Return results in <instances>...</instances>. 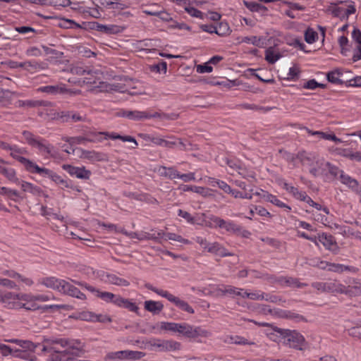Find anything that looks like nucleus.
Segmentation results:
<instances>
[{
	"label": "nucleus",
	"mask_w": 361,
	"mask_h": 361,
	"mask_svg": "<svg viewBox=\"0 0 361 361\" xmlns=\"http://www.w3.org/2000/svg\"><path fill=\"white\" fill-rule=\"evenodd\" d=\"M6 342L16 343L20 348H13L7 345L0 343V353L3 356L13 355L14 357L33 361L35 355L27 351L34 352L36 345L31 341L20 339H5Z\"/></svg>",
	"instance_id": "1"
},
{
	"label": "nucleus",
	"mask_w": 361,
	"mask_h": 361,
	"mask_svg": "<svg viewBox=\"0 0 361 361\" xmlns=\"http://www.w3.org/2000/svg\"><path fill=\"white\" fill-rule=\"evenodd\" d=\"M22 135L24 139V141L22 142L27 144L32 148L37 149L38 153L42 156L46 158L55 157L54 147L44 138L34 135L28 130H24L22 133Z\"/></svg>",
	"instance_id": "2"
},
{
	"label": "nucleus",
	"mask_w": 361,
	"mask_h": 361,
	"mask_svg": "<svg viewBox=\"0 0 361 361\" xmlns=\"http://www.w3.org/2000/svg\"><path fill=\"white\" fill-rule=\"evenodd\" d=\"M296 159L300 160L302 165H308L310 173L314 177L326 175L328 162L324 159H317L312 161L311 157L305 152H299Z\"/></svg>",
	"instance_id": "3"
},
{
	"label": "nucleus",
	"mask_w": 361,
	"mask_h": 361,
	"mask_svg": "<svg viewBox=\"0 0 361 361\" xmlns=\"http://www.w3.org/2000/svg\"><path fill=\"white\" fill-rule=\"evenodd\" d=\"M21 301L19 305V310L24 309L27 311L40 310L41 305L37 302H47L51 300V297L46 294H32L31 293H20Z\"/></svg>",
	"instance_id": "4"
},
{
	"label": "nucleus",
	"mask_w": 361,
	"mask_h": 361,
	"mask_svg": "<svg viewBox=\"0 0 361 361\" xmlns=\"http://www.w3.org/2000/svg\"><path fill=\"white\" fill-rule=\"evenodd\" d=\"M145 287L148 290L153 291L159 296L167 299L169 302L173 303L179 309L185 312H187L190 314H194V309L186 301L180 299L178 297L173 295L169 291L157 288L150 283H146Z\"/></svg>",
	"instance_id": "5"
},
{
	"label": "nucleus",
	"mask_w": 361,
	"mask_h": 361,
	"mask_svg": "<svg viewBox=\"0 0 361 361\" xmlns=\"http://www.w3.org/2000/svg\"><path fill=\"white\" fill-rule=\"evenodd\" d=\"M176 333L190 339L208 338L212 335L210 331L201 326H192L185 322L178 323Z\"/></svg>",
	"instance_id": "6"
},
{
	"label": "nucleus",
	"mask_w": 361,
	"mask_h": 361,
	"mask_svg": "<svg viewBox=\"0 0 361 361\" xmlns=\"http://www.w3.org/2000/svg\"><path fill=\"white\" fill-rule=\"evenodd\" d=\"M147 345L151 350L160 352H176L181 349V343L174 340H164L153 338L148 342Z\"/></svg>",
	"instance_id": "7"
},
{
	"label": "nucleus",
	"mask_w": 361,
	"mask_h": 361,
	"mask_svg": "<svg viewBox=\"0 0 361 361\" xmlns=\"http://www.w3.org/2000/svg\"><path fill=\"white\" fill-rule=\"evenodd\" d=\"M62 169L66 171L71 176L75 177L81 180H89L92 176V171L86 169L85 166H75L71 164H63Z\"/></svg>",
	"instance_id": "8"
},
{
	"label": "nucleus",
	"mask_w": 361,
	"mask_h": 361,
	"mask_svg": "<svg viewBox=\"0 0 361 361\" xmlns=\"http://www.w3.org/2000/svg\"><path fill=\"white\" fill-rule=\"evenodd\" d=\"M60 289V293L62 294L67 295L81 300H85L87 299L86 295L83 293H82L73 283L66 280L63 281Z\"/></svg>",
	"instance_id": "9"
},
{
	"label": "nucleus",
	"mask_w": 361,
	"mask_h": 361,
	"mask_svg": "<svg viewBox=\"0 0 361 361\" xmlns=\"http://www.w3.org/2000/svg\"><path fill=\"white\" fill-rule=\"evenodd\" d=\"M284 343L289 347L301 350L304 345L305 338L297 331H291L285 337Z\"/></svg>",
	"instance_id": "10"
},
{
	"label": "nucleus",
	"mask_w": 361,
	"mask_h": 361,
	"mask_svg": "<svg viewBox=\"0 0 361 361\" xmlns=\"http://www.w3.org/2000/svg\"><path fill=\"white\" fill-rule=\"evenodd\" d=\"M20 293L7 292L1 296V300L4 306L8 309L19 310V305L21 301Z\"/></svg>",
	"instance_id": "11"
},
{
	"label": "nucleus",
	"mask_w": 361,
	"mask_h": 361,
	"mask_svg": "<svg viewBox=\"0 0 361 361\" xmlns=\"http://www.w3.org/2000/svg\"><path fill=\"white\" fill-rule=\"evenodd\" d=\"M207 248L204 249V252H207L221 257L232 256L233 254L229 252L224 246L218 242L210 243L207 244Z\"/></svg>",
	"instance_id": "12"
},
{
	"label": "nucleus",
	"mask_w": 361,
	"mask_h": 361,
	"mask_svg": "<svg viewBox=\"0 0 361 361\" xmlns=\"http://www.w3.org/2000/svg\"><path fill=\"white\" fill-rule=\"evenodd\" d=\"M219 228L225 229L227 232L234 234H243V236H247L250 234V232L243 230L242 226L236 224L231 220L226 221L222 219Z\"/></svg>",
	"instance_id": "13"
},
{
	"label": "nucleus",
	"mask_w": 361,
	"mask_h": 361,
	"mask_svg": "<svg viewBox=\"0 0 361 361\" xmlns=\"http://www.w3.org/2000/svg\"><path fill=\"white\" fill-rule=\"evenodd\" d=\"M25 152L26 150L24 148L19 147L16 145H13L10 150L11 157L19 161L26 169L32 160L22 156Z\"/></svg>",
	"instance_id": "14"
},
{
	"label": "nucleus",
	"mask_w": 361,
	"mask_h": 361,
	"mask_svg": "<svg viewBox=\"0 0 361 361\" xmlns=\"http://www.w3.org/2000/svg\"><path fill=\"white\" fill-rule=\"evenodd\" d=\"M26 171L31 173H35L38 174L42 177L44 178H49L51 179L52 176L54 174V171L44 168V167H40L38 166L35 162L31 161L30 164L26 169Z\"/></svg>",
	"instance_id": "15"
},
{
	"label": "nucleus",
	"mask_w": 361,
	"mask_h": 361,
	"mask_svg": "<svg viewBox=\"0 0 361 361\" xmlns=\"http://www.w3.org/2000/svg\"><path fill=\"white\" fill-rule=\"evenodd\" d=\"M63 281V279H58L55 276H47L39 279L38 283L48 288L55 290L60 293Z\"/></svg>",
	"instance_id": "16"
},
{
	"label": "nucleus",
	"mask_w": 361,
	"mask_h": 361,
	"mask_svg": "<svg viewBox=\"0 0 361 361\" xmlns=\"http://www.w3.org/2000/svg\"><path fill=\"white\" fill-rule=\"evenodd\" d=\"M42 92H46L49 94H63L67 93L70 95H75L80 92V91H73L71 90H67L64 85H47L44 87H41L39 89Z\"/></svg>",
	"instance_id": "17"
},
{
	"label": "nucleus",
	"mask_w": 361,
	"mask_h": 361,
	"mask_svg": "<svg viewBox=\"0 0 361 361\" xmlns=\"http://www.w3.org/2000/svg\"><path fill=\"white\" fill-rule=\"evenodd\" d=\"M76 152L80 159H87L91 162L99 161L103 159L102 154L94 150L90 151L82 148H76Z\"/></svg>",
	"instance_id": "18"
},
{
	"label": "nucleus",
	"mask_w": 361,
	"mask_h": 361,
	"mask_svg": "<svg viewBox=\"0 0 361 361\" xmlns=\"http://www.w3.org/2000/svg\"><path fill=\"white\" fill-rule=\"evenodd\" d=\"M94 29L100 32L113 35L122 32L124 30V27L117 25H103L100 23H95Z\"/></svg>",
	"instance_id": "19"
},
{
	"label": "nucleus",
	"mask_w": 361,
	"mask_h": 361,
	"mask_svg": "<svg viewBox=\"0 0 361 361\" xmlns=\"http://www.w3.org/2000/svg\"><path fill=\"white\" fill-rule=\"evenodd\" d=\"M245 289L237 288L232 286H224L219 288V292L221 295H229L233 298L236 296L245 298Z\"/></svg>",
	"instance_id": "20"
},
{
	"label": "nucleus",
	"mask_w": 361,
	"mask_h": 361,
	"mask_svg": "<svg viewBox=\"0 0 361 361\" xmlns=\"http://www.w3.org/2000/svg\"><path fill=\"white\" fill-rule=\"evenodd\" d=\"M319 242L321 243L326 250L332 251L334 253L337 252L338 247L336 245L334 238L331 235L322 233L319 237Z\"/></svg>",
	"instance_id": "21"
},
{
	"label": "nucleus",
	"mask_w": 361,
	"mask_h": 361,
	"mask_svg": "<svg viewBox=\"0 0 361 361\" xmlns=\"http://www.w3.org/2000/svg\"><path fill=\"white\" fill-rule=\"evenodd\" d=\"M15 106L16 107H23V108H32L37 106H51L49 102L43 101V100H18L15 103Z\"/></svg>",
	"instance_id": "22"
},
{
	"label": "nucleus",
	"mask_w": 361,
	"mask_h": 361,
	"mask_svg": "<svg viewBox=\"0 0 361 361\" xmlns=\"http://www.w3.org/2000/svg\"><path fill=\"white\" fill-rule=\"evenodd\" d=\"M339 180L342 184L346 185L355 192L360 187L359 182L356 179L345 173L344 171L341 172Z\"/></svg>",
	"instance_id": "23"
},
{
	"label": "nucleus",
	"mask_w": 361,
	"mask_h": 361,
	"mask_svg": "<svg viewBox=\"0 0 361 361\" xmlns=\"http://www.w3.org/2000/svg\"><path fill=\"white\" fill-rule=\"evenodd\" d=\"M306 131L307 133L312 136H317L320 139H324L326 140H331L335 142L336 143H341L343 142L342 140L337 137L334 133H328L322 131H314L312 130H310L309 128H306Z\"/></svg>",
	"instance_id": "24"
},
{
	"label": "nucleus",
	"mask_w": 361,
	"mask_h": 361,
	"mask_svg": "<svg viewBox=\"0 0 361 361\" xmlns=\"http://www.w3.org/2000/svg\"><path fill=\"white\" fill-rule=\"evenodd\" d=\"M329 271L339 274L345 271L356 274L359 271V269L353 266L334 263L329 264Z\"/></svg>",
	"instance_id": "25"
},
{
	"label": "nucleus",
	"mask_w": 361,
	"mask_h": 361,
	"mask_svg": "<svg viewBox=\"0 0 361 361\" xmlns=\"http://www.w3.org/2000/svg\"><path fill=\"white\" fill-rule=\"evenodd\" d=\"M18 184L23 192H30L34 195H40L43 192L39 187L30 182L21 180L19 181Z\"/></svg>",
	"instance_id": "26"
},
{
	"label": "nucleus",
	"mask_w": 361,
	"mask_h": 361,
	"mask_svg": "<svg viewBox=\"0 0 361 361\" xmlns=\"http://www.w3.org/2000/svg\"><path fill=\"white\" fill-rule=\"evenodd\" d=\"M116 302H117L116 306L118 307L128 309L133 312L137 313L138 312L139 307L135 302H133L131 300L124 298L120 295L118 300Z\"/></svg>",
	"instance_id": "27"
},
{
	"label": "nucleus",
	"mask_w": 361,
	"mask_h": 361,
	"mask_svg": "<svg viewBox=\"0 0 361 361\" xmlns=\"http://www.w3.org/2000/svg\"><path fill=\"white\" fill-rule=\"evenodd\" d=\"M326 292L332 293H344V292H345V286L338 281H327L326 282Z\"/></svg>",
	"instance_id": "28"
},
{
	"label": "nucleus",
	"mask_w": 361,
	"mask_h": 361,
	"mask_svg": "<svg viewBox=\"0 0 361 361\" xmlns=\"http://www.w3.org/2000/svg\"><path fill=\"white\" fill-rule=\"evenodd\" d=\"M99 134L104 135H105L104 138L106 140H107V139H111V140L118 139V140H122L123 142H133L135 144V145L137 146V142L136 140L133 137H131L129 135L123 136V135H120L116 133H109V132L99 133Z\"/></svg>",
	"instance_id": "29"
},
{
	"label": "nucleus",
	"mask_w": 361,
	"mask_h": 361,
	"mask_svg": "<svg viewBox=\"0 0 361 361\" xmlns=\"http://www.w3.org/2000/svg\"><path fill=\"white\" fill-rule=\"evenodd\" d=\"M144 306L147 311L154 314H159L164 308V305L161 302L154 300H146Z\"/></svg>",
	"instance_id": "30"
},
{
	"label": "nucleus",
	"mask_w": 361,
	"mask_h": 361,
	"mask_svg": "<svg viewBox=\"0 0 361 361\" xmlns=\"http://www.w3.org/2000/svg\"><path fill=\"white\" fill-rule=\"evenodd\" d=\"M263 198L267 201L271 202V204L280 207V208H284L287 210V212H290L291 210L290 207L287 205L286 203L281 201L278 197L272 194H270L267 192H264V194L263 195Z\"/></svg>",
	"instance_id": "31"
},
{
	"label": "nucleus",
	"mask_w": 361,
	"mask_h": 361,
	"mask_svg": "<svg viewBox=\"0 0 361 361\" xmlns=\"http://www.w3.org/2000/svg\"><path fill=\"white\" fill-rule=\"evenodd\" d=\"M124 116L130 119L135 121L147 119L153 117L152 115L147 112L140 111H129L125 113Z\"/></svg>",
	"instance_id": "32"
},
{
	"label": "nucleus",
	"mask_w": 361,
	"mask_h": 361,
	"mask_svg": "<svg viewBox=\"0 0 361 361\" xmlns=\"http://www.w3.org/2000/svg\"><path fill=\"white\" fill-rule=\"evenodd\" d=\"M148 137L149 138L151 142L152 143H154V145H157L159 146H162V147H167V148H173L178 143L177 140H165L161 137Z\"/></svg>",
	"instance_id": "33"
},
{
	"label": "nucleus",
	"mask_w": 361,
	"mask_h": 361,
	"mask_svg": "<svg viewBox=\"0 0 361 361\" xmlns=\"http://www.w3.org/2000/svg\"><path fill=\"white\" fill-rule=\"evenodd\" d=\"M51 106H44L45 109L44 110L39 111L38 112L39 116L41 117H44V118H47L49 119H58L59 118V112L52 108V103L49 102Z\"/></svg>",
	"instance_id": "34"
},
{
	"label": "nucleus",
	"mask_w": 361,
	"mask_h": 361,
	"mask_svg": "<svg viewBox=\"0 0 361 361\" xmlns=\"http://www.w3.org/2000/svg\"><path fill=\"white\" fill-rule=\"evenodd\" d=\"M16 67L23 68L28 71H35L38 69L42 68V63L36 61H26L24 62L18 63Z\"/></svg>",
	"instance_id": "35"
},
{
	"label": "nucleus",
	"mask_w": 361,
	"mask_h": 361,
	"mask_svg": "<svg viewBox=\"0 0 361 361\" xmlns=\"http://www.w3.org/2000/svg\"><path fill=\"white\" fill-rule=\"evenodd\" d=\"M281 55L280 53L274 49L273 47H269L265 51V60L271 64L275 63Z\"/></svg>",
	"instance_id": "36"
},
{
	"label": "nucleus",
	"mask_w": 361,
	"mask_h": 361,
	"mask_svg": "<svg viewBox=\"0 0 361 361\" xmlns=\"http://www.w3.org/2000/svg\"><path fill=\"white\" fill-rule=\"evenodd\" d=\"M106 281L109 283L118 286H128L130 285V282L128 280L120 278L115 274H107Z\"/></svg>",
	"instance_id": "37"
},
{
	"label": "nucleus",
	"mask_w": 361,
	"mask_h": 361,
	"mask_svg": "<svg viewBox=\"0 0 361 361\" xmlns=\"http://www.w3.org/2000/svg\"><path fill=\"white\" fill-rule=\"evenodd\" d=\"M178 190H180L183 192H188L191 191L197 194H200L202 196H207V189L200 187V186H196V185H180L178 187Z\"/></svg>",
	"instance_id": "38"
},
{
	"label": "nucleus",
	"mask_w": 361,
	"mask_h": 361,
	"mask_svg": "<svg viewBox=\"0 0 361 361\" xmlns=\"http://www.w3.org/2000/svg\"><path fill=\"white\" fill-rule=\"evenodd\" d=\"M222 219H221L217 216L211 214V215L206 216V218L204 221V225L211 228H219L221 226Z\"/></svg>",
	"instance_id": "39"
},
{
	"label": "nucleus",
	"mask_w": 361,
	"mask_h": 361,
	"mask_svg": "<svg viewBox=\"0 0 361 361\" xmlns=\"http://www.w3.org/2000/svg\"><path fill=\"white\" fill-rule=\"evenodd\" d=\"M51 180L57 185H59L62 189L73 188L71 180L63 178L56 173H54Z\"/></svg>",
	"instance_id": "40"
},
{
	"label": "nucleus",
	"mask_w": 361,
	"mask_h": 361,
	"mask_svg": "<svg viewBox=\"0 0 361 361\" xmlns=\"http://www.w3.org/2000/svg\"><path fill=\"white\" fill-rule=\"evenodd\" d=\"M344 293L350 295H357L361 294V281H353L352 285L345 286Z\"/></svg>",
	"instance_id": "41"
},
{
	"label": "nucleus",
	"mask_w": 361,
	"mask_h": 361,
	"mask_svg": "<svg viewBox=\"0 0 361 361\" xmlns=\"http://www.w3.org/2000/svg\"><path fill=\"white\" fill-rule=\"evenodd\" d=\"M119 295H116L110 292L101 291L99 298L106 302L112 303L116 306V301L118 300Z\"/></svg>",
	"instance_id": "42"
},
{
	"label": "nucleus",
	"mask_w": 361,
	"mask_h": 361,
	"mask_svg": "<svg viewBox=\"0 0 361 361\" xmlns=\"http://www.w3.org/2000/svg\"><path fill=\"white\" fill-rule=\"evenodd\" d=\"M342 73L339 70H334L329 72L326 75V78L329 82L334 84H342L343 80L341 79Z\"/></svg>",
	"instance_id": "43"
},
{
	"label": "nucleus",
	"mask_w": 361,
	"mask_h": 361,
	"mask_svg": "<svg viewBox=\"0 0 361 361\" xmlns=\"http://www.w3.org/2000/svg\"><path fill=\"white\" fill-rule=\"evenodd\" d=\"M231 32L230 27L227 23L221 22L216 26V34L219 36H226Z\"/></svg>",
	"instance_id": "44"
},
{
	"label": "nucleus",
	"mask_w": 361,
	"mask_h": 361,
	"mask_svg": "<svg viewBox=\"0 0 361 361\" xmlns=\"http://www.w3.org/2000/svg\"><path fill=\"white\" fill-rule=\"evenodd\" d=\"M2 174L10 181L13 183H19V180L17 178L16 170L13 168H5Z\"/></svg>",
	"instance_id": "45"
},
{
	"label": "nucleus",
	"mask_w": 361,
	"mask_h": 361,
	"mask_svg": "<svg viewBox=\"0 0 361 361\" xmlns=\"http://www.w3.org/2000/svg\"><path fill=\"white\" fill-rule=\"evenodd\" d=\"M328 11H331L334 17L339 18L341 20H346L343 7L331 6Z\"/></svg>",
	"instance_id": "46"
},
{
	"label": "nucleus",
	"mask_w": 361,
	"mask_h": 361,
	"mask_svg": "<svg viewBox=\"0 0 361 361\" xmlns=\"http://www.w3.org/2000/svg\"><path fill=\"white\" fill-rule=\"evenodd\" d=\"M245 298H248L252 300H263L264 292L261 290H255L253 292H248L247 290L245 291Z\"/></svg>",
	"instance_id": "47"
},
{
	"label": "nucleus",
	"mask_w": 361,
	"mask_h": 361,
	"mask_svg": "<svg viewBox=\"0 0 361 361\" xmlns=\"http://www.w3.org/2000/svg\"><path fill=\"white\" fill-rule=\"evenodd\" d=\"M74 284H76L79 286H81L84 288H85L86 290H87L88 291L91 292L92 293L94 294L97 297L99 298V295L100 293V290H99L98 289H97L96 288L87 284V283L85 282H82V281H75V280H71Z\"/></svg>",
	"instance_id": "48"
},
{
	"label": "nucleus",
	"mask_w": 361,
	"mask_h": 361,
	"mask_svg": "<svg viewBox=\"0 0 361 361\" xmlns=\"http://www.w3.org/2000/svg\"><path fill=\"white\" fill-rule=\"evenodd\" d=\"M318 38V34L312 28H308L305 32V39L308 44H313Z\"/></svg>",
	"instance_id": "49"
},
{
	"label": "nucleus",
	"mask_w": 361,
	"mask_h": 361,
	"mask_svg": "<svg viewBox=\"0 0 361 361\" xmlns=\"http://www.w3.org/2000/svg\"><path fill=\"white\" fill-rule=\"evenodd\" d=\"M264 300L281 305H283V303L286 302L284 300L278 295L265 293H264Z\"/></svg>",
	"instance_id": "50"
},
{
	"label": "nucleus",
	"mask_w": 361,
	"mask_h": 361,
	"mask_svg": "<svg viewBox=\"0 0 361 361\" xmlns=\"http://www.w3.org/2000/svg\"><path fill=\"white\" fill-rule=\"evenodd\" d=\"M211 183L213 186H218L220 189H221L228 194H231V191L233 190V189L226 182L223 180L212 178Z\"/></svg>",
	"instance_id": "51"
},
{
	"label": "nucleus",
	"mask_w": 361,
	"mask_h": 361,
	"mask_svg": "<svg viewBox=\"0 0 361 361\" xmlns=\"http://www.w3.org/2000/svg\"><path fill=\"white\" fill-rule=\"evenodd\" d=\"M307 283H301L299 281L298 279L293 278V277H287V280L286 281V286L288 287H294V288H303L307 286Z\"/></svg>",
	"instance_id": "52"
},
{
	"label": "nucleus",
	"mask_w": 361,
	"mask_h": 361,
	"mask_svg": "<svg viewBox=\"0 0 361 361\" xmlns=\"http://www.w3.org/2000/svg\"><path fill=\"white\" fill-rule=\"evenodd\" d=\"M159 325L161 330L176 333L178 323L161 322Z\"/></svg>",
	"instance_id": "53"
},
{
	"label": "nucleus",
	"mask_w": 361,
	"mask_h": 361,
	"mask_svg": "<svg viewBox=\"0 0 361 361\" xmlns=\"http://www.w3.org/2000/svg\"><path fill=\"white\" fill-rule=\"evenodd\" d=\"M10 277L13 279H18L23 283L29 287L34 284V281L32 279L23 276L18 273H11Z\"/></svg>",
	"instance_id": "54"
},
{
	"label": "nucleus",
	"mask_w": 361,
	"mask_h": 361,
	"mask_svg": "<svg viewBox=\"0 0 361 361\" xmlns=\"http://www.w3.org/2000/svg\"><path fill=\"white\" fill-rule=\"evenodd\" d=\"M252 192V189L249 190V192H244L233 189V190L231 192V195H232L235 198L251 200L252 198V194L251 193Z\"/></svg>",
	"instance_id": "55"
},
{
	"label": "nucleus",
	"mask_w": 361,
	"mask_h": 361,
	"mask_svg": "<svg viewBox=\"0 0 361 361\" xmlns=\"http://www.w3.org/2000/svg\"><path fill=\"white\" fill-rule=\"evenodd\" d=\"M101 8L100 6L97 7L94 6V8H85L83 9V13L88 14L89 16L94 18H99L101 17Z\"/></svg>",
	"instance_id": "56"
},
{
	"label": "nucleus",
	"mask_w": 361,
	"mask_h": 361,
	"mask_svg": "<svg viewBox=\"0 0 361 361\" xmlns=\"http://www.w3.org/2000/svg\"><path fill=\"white\" fill-rule=\"evenodd\" d=\"M329 172L332 176L336 178H340L341 172H343V170L339 169L335 165L331 164L328 162V166H326V172Z\"/></svg>",
	"instance_id": "57"
},
{
	"label": "nucleus",
	"mask_w": 361,
	"mask_h": 361,
	"mask_svg": "<svg viewBox=\"0 0 361 361\" xmlns=\"http://www.w3.org/2000/svg\"><path fill=\"white\" fill-rule=\"evenodd\" d=\"M300 75V70L298 67L294 66L289 68L287 73L286 80H295L298 78Z\"/></svg>",
	"instance_id": "58"
},
{
	"label": "nucleus",
	"mask_w": 361,
	"mask_h": 361,
	"mask_svg": "<svg viewBox=\"0 0 361 361\" xmlns=\"http://www.w3.org/2000/svg\"><path fill=\"white\" fill-rule=\"evenodd\" d=\"M126 359L140 360L145 356V353L141 351L126 350Z\"/></svg>",
	"instance_id": "59"
},
{
	"label": "nucleus",
	"mask_w": 361,
	"mask_h": 361,
	"mask_svg": "<svg viewBox=\"0 0 361 361\" xmlns=\"http://www.w3.org/2000/svg\"><path fill=\"white\" fill-rule=\"evenodd\" d=\"M126 350L109 353L106 355V359L109 360H122L126 359Z\"/></svg>",
	"instance_id": "60"
},
{
	"label": "nucleus",
	"mask_w": 361,
	"mask_h": 361,
	"mask_svg": "<svg viewBox=\"0 0 361 361\" xmlns=\"http://www.w3.org/2000/svg\"><path fill=\"white\" fill-rule=\"evenodd\" d=\"M185 11L192 17H195L200 19L203 18V13L200 10L192 7V6H188L185 8Z\"/></svg>",
	"instance_id": "61"
},
{
	"label": "nucleus",
	"mask_w": 361,
	"mask_h": 361,
	"mask_svg": "<svg viewBox=\"0 0 361 361\" xmlns=\"http://www.w3.org/2000/svg\"><path fill=\"white\" fill-rule=\"evenodd\" d=\"M158 236L159 238L165 237V240H174V241L179 242L181 235L176 234V233H165L164 232H159L158 233Z\"/></svg>",
	"instance_id": "62"
},
{
	"label": "nucleus",
	"mask_w": 361,
	"mask_h": 361,
	"mask_svg": "<svg viewBox=\"0 0 361 361\" xmlns=\"http://www.w3.org/2000/svg\"><path fill=\"white\" fill-rule=\"evenodd\" d=\"M47 361H74V358L66 357L65 354L55 353Z\"/></svg>",
	"instance_id": "63"
},
{
	"label": "nucleus",
	"mask_w": 361,
	"mask_h": 361,
	"mask_svg": "<svg viewBox=\"0 0 361 361\" xmlns=\"http://www.w3.org/2000/svg\"><path fill=\"white\" fill-rule=\"evenodd\" d=\"M350 336L361 338V326H354L348 330Z\"/></svg>",
	"instance_id": "64"
}]
</instances>
